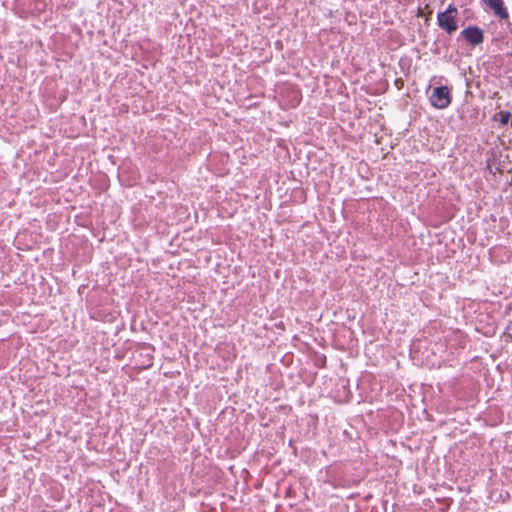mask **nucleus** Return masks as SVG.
Listing matches in <instances>:
<instances>
[{
	"label": "nucleus",
	"mask_w": 512,
	"mask_h": 512,
	"mask_svg": "<svg viewBox=\"0 0 512 512\" xmlns=\"http://www.w3.org/2000/svg\"><path fill=\"white\" fill-rule=\"evenodd\" d=\"M300 99H301V97H300L299 93H297V94L295 95L294 99H293V100L295 101L294 106H295V105H298V104L300 103Z\"/></svg>",
	"instance_id": "9"
},
{
	"label": "nucleus",
	"mask_w": 512,
	"mask_h": 512,
	"mask_svg": "<svg viewBox=\"0 0 512 512\" xmlns=\"http://www.w3.org/2000/svg\"><path fill=\"white\" fill-rule=\"evenodd\" d=\"M488 6L493 9L495 14H497L501 19H507L509 17L507 9L504 7L503 0L491 2Z\"/></svg>",
	"instance_id": "5"
},
{
	"label": "nucleus",
	"mask_w": 512,
	"mask_h": 512,
	"mask_svg": "<svg viewBox=\"0 0 512 512\" xmlns=\"http://www.w3.org/2000/svg\"><path fill=\"white\" fill-rule=\"evenodd\" d=\"M488 6L493 9L495 14H497L501 19H507L509 17L507 9L504 7L503 0L491 2Z\"/></svg>",
	"instance_id": "6"
},
{
	"label": "nucleus",
	"mask_w": 512,
	"mask_h": 512,
	"mask_svg": "<svg viewBox=\"0 0 512 512\" xmlns=\"http://www.w3.org/2000/svg\"><path fill=\"white\" fill-rule=\"evenodd\" d=\"M137 351H141V356H143L146 359V366H152L153 365V352L154 347L148 343H138L137 344Z\"/></svg>",
	"instance_id": "4"
},
{
	"label": "nucleus",
	"mask_w": 512,
	"mask_h": 512,
	"mask_svg": "<svg viewBox=\"0 0 512 512\" xmlns=\"http://www.w3.org/2000/svg\"><path fill=\"white\" fill-rule=\"evenodd\" d=\"M461 36L471 45L476 46L484 41L483 30L477 26H469L462 30Z\"/></svg>",
	"instance_id": "3"
},
{
	"label": "nucleus",
	"mask_w": 512,
	"mask_h": 512,
	"mask_svg": "<svg viewBox=\"0 0 512 512\" xmlns=\"http://www.w3.org/2000/svg\"><path fill=\"white\" fill-rule=\"evenodd\" d=\"M488 6L493 9L495 14H497L501 19H507L509 17L507 9L504 7L503 0L491 2Z\"/></svg>",
	"instance_id": "7"
},
{
	"label": "nucleus",
	"mask_w": 512,
	"mask_h": 512,
	"mask_svg": "<svg viewBox=\"0 0 512 512\" xmlns=\"http://www.w3.org/2000/svg\"><path fill=\"white\" fill-rule=\"evenodd\" d=\"M506 334L512 338V319L509 321L508 325L506 326Z\"/></svg>",
	"instance_id": "8"
},
{
	"label": "nucleus",
	"mask_w": 512,
	"mask_h": 512,
	"mask_svg": "<svg viewBox=\"0 0 512 512\" xmlns=\"http://www.w3.org/2000/svg\"><path fill=\"white\" fill-rule=\"evenodd\" d=\"M452 97L447 86L435 87L430 95L431 105L437 109H445L451 103Z\"/></svg>",
	"instance_id": "2"
},
{
	"label": "nucleus",
	"mask_w": 512,
	"mask_h": 512,
	"mask_svg": "<svg viewBox=\"0 0 512 512\" xmlns=\"http://www.w3.org/2000/svg\"><path fill=\"white\" fill-rule=\"evenodd\" d=\"M458 14V10L453 5H449L448 8L439 12L437 15V23L440 28L445 30L448 34H452L458 28L456 17Z\"/></svg>",
	"instance_id": "1"
}]
</instances>
